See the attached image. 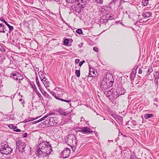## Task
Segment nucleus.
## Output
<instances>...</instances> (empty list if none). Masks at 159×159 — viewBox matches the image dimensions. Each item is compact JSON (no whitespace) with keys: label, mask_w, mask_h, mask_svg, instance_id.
I'll return each mask as SVG.
<instances>
[{"label":"nucleus","mask_w":159,"mask_h":159,"mask_svg":"<svg viewBox=\"0 0 159 159\" xmlns=\"http://www.w3.org/2000/svg\"><path fill=\"white\" fill-rule=\"evenodd\" d=\"M76 33L80 34H82L83 33V31L82 30L80 29H77L76 31Z\"/></svg>","instance_id":"45"},{"label":"nucleus","mask_w":159,"mask_h":159,"mask_svg":"<svg viewBox=\"0 0 159 159\" xmlns=\"http://www.w3.org/2000/svg\"><path fill=\"white\" fill-rule=\"evenodd\" d=\"M152 15V13L151 12H147L145 13L143 12L142 14V16L144 18H148Z\"/></svg>","instance_id":"20"},{"label":"nucleus","mask_w":159,"mask_h":159,"mask_svg":"<svg viewBox=\"0 0 159 159\" xmlns=\"http://www.w3.org/2000/svg\"><path fill=\"white\" fill-rule=\"evenodd\" d=\"M36 84L37 85V86L39 88V89L40 90L41 92H42L43 91V89L42 88L41 86L40 83H39V79L38 78V77H36Z\"/></svg>","instance_id":"22"},{"label":"nucleus","mask_w":159,"mask_h":159,"mask_svg":"<svg viewBox=\"0 0 159 159\" xmlns=\"http://www.w3.org/2000/svg\"><path fill=\"white\" fill-rule=\"evenodd\" d=\"M136 74H135L132 72L131 73L129 76V78L131 81H133L134 80L136 76Z\"/></svg>","instance_id":"29"},{"label":"nucleus","mask_w":159,"mask_h":159,"mask_svg":"<svg viewBox=\"0 0 159 159\" xmlns=\"http://www.w3.org/2000/svg\"><path fill=\"white\" fill-rule=\"evenodd\" d=\"M0 50L3 52H5V51L4 48L1 45H0Z\"/></svg>","instance_id":"54"},{"label":"nucleus","mask_w":159,"mask_h":159,"mask_svg":"<svg viewBox=\"0 0 159 159\" xmlns=\"http://www.w3.org/2000/svg\"><path fill=\"white\" fill-rule=\"evenodd\" d=\"M10 77L19 84L21 83V80L24 78L20 73L16 71H12L10 74Z\"/></svg>","instance_id":"4"},{"label":"nucleus","mask_w":159,"mask_h":159,"mask_svg":"<svg viewBox=\"0 0 159 159\" xmlns=\"http://www.w3.org/2000/svg\"><path fill=\"white\" fill-rule=\"evenodd\" d=\"M139 66L138 65H135L134 66L133 68V71L131 72L135 74H136L137 73V70L138 69Z\"/></svg>","instance_id":"40"},{"label":"nucleus","mask_w":159,"mask_h":159,"mask_svg":"<svg viewBox=\"0 0 159 159\" xmlns=\"http://www.w3.org/2000/svg\"><path fill=\"white\" fill-rule=\"evenodd\" d=\"M23 24L25 28L29 29V24L28 22L24 21L23 22Z\"/></svg>","instance_id":"33"},{"label":"nucleus","mask_w":159,"mask_h":159,"mask_svg":"<svg viewBox=\"0 0 159 159\" xmlns=\"http://www.w3.org/2000/svg\"><path fill=\"white\" fill-rule=\"evenodd\" d=\"M5 59V57L2 54H0V62H3Z\"/></svg>","instance_id":"38"},{"label":"nucleus","mask_w":159,"mask_h":159,"mask_svg":"<svg viewBox=\"0 0 159 159\" xmlns=\"http://www.w3.org/2000/svg\"><path fill=\"white\" fill-rule=\"evenodd\" d=\"M154 82L156 85H157V88L158 86V80L159 79V70L156 72L154 74Z\"/></svg>","instance_id":"15"},{"label":"nucleus","mask_w":159,"mask_h":159,"mask_svg":"<svg viewBox=\"0 0 159 159\" xmlns=\"http://www.w3.org/2000/svg\"><path fill=\"white\" fill-rule=\"evenodd\" d=\"M55 113L53 112H49L47 114V115H45V116L46 118L48 117L49 116H51V115H55Z\"/></svg>","instance_id":"44"},{"label":"nucleus","mask_w":159,"mask_h":159,"mask_svg":"<svg viewBox=\"0 0 159 159\" xmlns=\"http://www.w3.org/2000/svg\"><path fill=\"white\" fill-rule=\"evenodd\" d=\"M125 84L128 86H132L133 87L134 85V84L133 83V82H131V83H129V82H127L126 83H125Z\"/></svg>","instance_id":"49"},{"label":"nucleus","mask_w":159,"mask_h":159,"mask_svg":"<svg viewBox=\"0 0 159 159\" xmlns=\"http://www.w3.org/2000/svg\"><path fill=\"white\" fill-rule=\"evenodd\" d=\"M93 50L94 51L98 52V48L96 47H94L93 48Z\"/></svg>","instance_id":"61"},{"label":"nucleus","mask_w":159,"mask_h":159,"mask_svg":"<svg viewBox=\"0 0 159 159\" xmlns=\"http://www.w3.org/2000/svg\"><path fill=\"white\" fill-rule=\"evenodd\" d=\"M85 62V61L84 60H83L82 61L80 62L79 63V66L81 67L82 65Z\"/></svg>","instance_id":"58"},{"label":"nucleus","mask_w":159,"mask_h":159,"mask_svg":"<svg viewBox=\"0 0 159 159\" xmlns=\"http://www.w3.org/2000/svg\"><path fill=\"white\" fill-rule=\"evenodd\" d=\"M103 78L104 79L107 80V81L108 82L107 83H112V85H113L114 79L112 74L109 72H107L106 74V75L104 76V77H103Z\"/></svg>","instance_id":"9"},{"label":"nucleus","mask_w":159,"mask_h":159,"mask_svg":"<svg viewBox=\"0 0 159 159\" xmlns=\"http://www.w3.org/2000/svg\"><path fill=\"white\" fill-rule=\"evenodd\" d=\"M8 127L11 129H13V131L16 132H20L21 130L19 129H16L17 127L13 124H9L8 126Z\"/></svg>","instance_id":"17"},{"label":"nucleus","mask_w":159,"mask_h":159,"mask_svg":"<svg viewBox=\"0 0 159 159\" xmlns=\"http://www.w3.org/2000/svg\"><path fill=\"white\" fill-rule=\"evenodd\" d=\"M50 93L56 99H58V100H59V98H58V97L57 96L56 93H55L54 92H53L52 91H51L50 92Z\"/></svg>","instance_id":"39"},{"label":"nucleus","mask_w":159,"mask_h":159,"mask_svg":"<svg viewBox=\"0 0 159 159\" xmlns=\"http://www.w3.org/2000/svg\"><path fill=\"white\" fill-rule=\"evenodd\" d=\"M70 152V149L68 148H65L61 154V157L64 159L68 157L69 156Z\"/></svg>","instance_id":"10"},{"label":"nucleus","mask_w":159,"mask_h":159,"mask_svg":"<svg viewBox=\"0 0 159 159\" xmlns=\"http://www.w3.org/2000/svg\"><path fill=\"white\" fill-rule=\"evenodd\" d=\"M37 148H40L43 151H46L47 155H49L51 154L52 150L51 148V145L49 142L46 141H42L40 143L38 146Z\"/></svg>","instance_id":"2"},{"label":"nucleus","mask_w":159,"mask_h":159,"mask_svg":"<svg viewBox=\"0 0 159 159\" xmlns=\"http://www.w3.org/2000/svg\"><path fill=\"white\" fill-rule=\"evenodd\" d=\"M83 129H82V131L84 133L86 134H92L93 132V131L91 129L87 126L83 127Z\"/></svg>","instance_id":"16"},{"label":"nucleus","mask_w":159,"mask_h":159,"mask_svg":"<svg viewBox=\"0 0 159 159\" xmlns=\"http://www.w3.org/2000/svg\"><path fill=\"white\" fill-rule=\"evenodd\" d=\"M131 120V122L132 124V126H135L137 125V122L136 120L132 119V118H130V120L128 121L129 122Z\"/></svg>","instance_id":"35"},{"label":"nucleus","mask_w":159,"mask_h":159,"mask_svg":"<svg viewBox=\"0 0 159 159\" xmlns=\"http://www.w3.org/2000/svg\"><path fill=\"white\" fill-rule=\"evenodd\" d=\"M95 1L97 3L100 4L102 3L103 2V0H95Z\"/></svg>","instance_id":"56"},{"label":"nucleus","mask_w":159,"mask_h":159,"mask_svg":"<svg viewBox=\"0 0 159 159\" xmlns=\"http://www.w3.org/2000/svg\"><path fill=\"white\" fill-rule=\"evenodd\" d=\"M56 95L58 98L61 99V98H60V97H62V92L61 91L59 90L56 93Z\"/></svg>","instance_id":"31"},{"label":"nucleus","mask_w":159,"mask_h":159,"mask_svg":"<svg viewBox=\"0 0 159 159\" xmlns=\"http://www.w3.org/2000/svg\"><path fill=\"white\" fill-rule=\"evenodd\" d=\"M116 90L117 93L118 94L119 96L124 94L126 92L125 90L123 87L122 85L121 84L118 86Z\"/></svg>","instance_id":"11"},{"label":"nucleus","mask_w":159,"mask_h":159,"mask_svg":"<svg viewBox=\"0 0 159 159\" xmlns=\"http://www.w3.org/2000/svg\"><path fill=\"white\" fill-rule=\"evenodd\" d=\"M89 73L88 75L87 76L88 78L89 77H95L96 76V74H95V69L92 66L90 65H89Z\"/></svg>","instance_id":"12"},{"label":"nucleus","mask_w":159,"mask_h":159,"mask_svg":"<svg viewBox=\"0 0 159 159\" xmlns=\"http://www.w3.org/2000/svg\"><path fill=\"white\" fill-rule=\"evenodd\" d=\"M0 20L4 22L6 25L8 24L4 19L3 17L0 18Z\"/></svg>","instance_id":"48"},{"label":"nucleus","mask_w":159,"mask_h":159,"mask_svg":"<svg viewBox=\"0 0 159 159\" xmlns=\"http://www.w3.org/2000/svg\"><path fill=\"white\" fill-rule=\"evenodd\" d=\"M103 91L104 94L105 95L107 98L110 100H111L112 97V89H111L110 90L108 91H106L105 90Z\"/></svg>","instance_id":"14"},{"label":"nucleus","mask_w":159,"mask_h":159,"mask_svg":"<svg viewBox=\"0 0 159 159\" xmlns=\"http://www.w3.org/2000/svg\"><path fill=\"white\" fill-rule=\"evenodd\" d=\"M109 7L110 6L108 5L102 6L101 7V11L102 12H105V13H106L108 10V9L109 8Z\"/></svg>","instance_id":"24"},{"label":"nucleus","mask_w":159,"mask_h":159,"mask_svg":"<svg viewBox=\"0 0 159 159\" xmlns=\"http://www.w3.org/2000/svg\"><path fill=\"white\" fill-rule=\"evenodd\" d=\"M70 146L71 147V148L72 150V151L74 152H75L76 151V148H77L76 146H74V145H72Z\"/></svg>","instance_id":"46"},{"label":"nucleus","mask_w":159,"mask_h":159,"mask_svg":"<svg viewBox=\"0 0 159 159\" xmlns=\"http://www.w3.org/2000/svg\"><path fill=\"white\" fill-rule=\"evenodd\" d=\"M28 134L25 133L23 134L22 135V137L23 138H26L27 137Z\"/></svg>","instance_id":"57"},{"label":"nucleus","mask_w":159,"mask_h":159,"mask_svg":"<svg viewBox=\"0 0 159 159\" xmlns=\"http://www.w3.org/2000/svg\"><path fill=\"white\" fill-rule=\"evenodd\" d=\"M11 44L16 45L17 44L15 42V41L14 39H12V41L11 42Z\"/></svg>","instance_id":"55"},{"label":"nucleus","mask_w":159,"mask_h":159,"mask_svg":"<svg viewBox=\"0 0 159 159\" xmlns=\"http://www.w3.org/2000/svg\"><path fill=\"white\" fill-rule=\"evenodd\" d=\"M13 149L7 144H5L2 146L0 149V152L2 154L8 155L11 154L12 152Z\"/></svg>","instance_id":"5"},{"label":"nucleus","mask_w":159,"mask_h":159,"mask_svg":"<svg viewBox=\"0 0 159 159\" xmlns=\"http://www.w3.org/2000/svg\"><path fill=\"white\" fill-rule=\"evenodd\" d=\"M7 31L5 26L2 24L0 23V33H5Z\"/></svg>","instance_id":"21"},{"label":"nucleus","mask_w":159,"mask_h":159,"mask_svg":"<svg viewBox=\"0 0 159 159\" xmlns=\"http://www.w3.org/2000/svg\"><path fill=\"white\" fill-rule=\"evenodd\" d=\"M31 87L32 89H33L34 91L35 92L37 90V88L34 84L33 85H31Z\"/></svg>","instance_id":"52"},{"label":"nucleus","mask_w":159,"mask_h":159,"mask_svg":"<svg viewBox=\"0 0 159 159\" xmlns=\"http://www.w3.org/2000/svg\"><path fill=\"white\" fill-rule=\"evenodd\" d=\"M108 82L105 80L103 78L101 81L100 88L102 91H105L108 88L111 87L113 85L112 83H107Z\"/></svg>","instance_id":"6"},{"label":"nucleus","mask_w":159,"mask_h":159,"mask_svg":"<svg viewBox=\"0 0 159 159\" xmlns=\"http://www.w3.org/2000/svg\"><path fill=\"white\" fill-rule=\"evenodd\" d=\"M146 22L144 20H143L142 19H140L139 20H137L136 22V24L139 23H144Z\"/></svg>","instance_id":"50"},{"label":"nucleus","mask_w":159,"mask_h":159,"mask_svg":"<svg viewBox=\"0 0 159 159\" xmlns=\"http://www.w3.org/2000/svg\"><path fill=\"white\" fill-rule=\"evenodd\" d=\"M38 74L41 81L43 80L44 79H46V78L45 75H43L41 71L39 72Z\"/></svg>","instance_id":"25"},{"label":"nucleus","mask_w":159,"mask_h":159,"mask_svg":"<svg viewBox=\"0 0 159 159\" xmlns=\"http://www.w3.org/2000/svg\"><path fill=\"white\" fill-rule=\"evenodd\" d=\"M78 129H79L77 130L78 132H83L82 129H83V127H79Z\"/></svg>","instance_id":"59"},{"label":"nucleus","mask_w":159,"mask_h":159,"mask_svg":"<svg viewBox=\"0 0 159 159\" xmlns=\"http://www.w3.org/2000/svg\"><path fill=\"white\" fill-rule=\"evenodd\" d=\"M46 118L45 116H44L43 117L41 118V119H39L38 120L34 121V124H36V123H39V122H41L42 121L44 120Z\"/></svg>","instance_id":"37"},{"label":"nucleus","mask_w":159,"mask_h":159,"mask_svg":"<svg viewBox=\"0 0 159 159\" xmlns=\"http://www.w3.org/2000/svg\"><path fill=\"white\" fill-rule=\"evenodd\" d=\"M69 41L68 39H66L64 40V44L65 46H67L69 43Z\"/></svg>","instance_id":"42"},{"label":"nucleus","mask_w":159,"mask_h":159,"mask_svg":"<svg viewBox=\"0 0 159 159\" xmlns=\"http://www.w3.org/2000/svg\"><path fill=\"white\" fill-rule=\"evenodd\" d=\"M9 28V30L8 31V33L9 34H11V31L13 30H14V27L13 26L10 25L9 24H7L6 25Z\"/></svg>","instance_id":"30"},{"label":"nucleus","mask_w":159,"mask_h":159,"mask_svg":"<svg viewBox=\"0 0 159 159\" xmlns=\"http://www.w3.org/2000/svg\"><path fill=\"white\" fill-rule=\"evenodd\" d=\"M143 72L142 70L140 68H139L138 71V73L139 74H141Z\"/></svg>","instance_id":"64"},{"label":"nucleus","mask_w":159,"mask_h":159,"mask_svg":"<svg viewBox=\"0 0 159 159\" xmlns=\"http://www.w3.org/2000/svg\"><path fill=\"white\" fill-rule=\"evenodd\" d=\"M77 140L76 139V137L75 136V138L74 139H73V141H72V144L71 145H74V146H77Z\"/></svg>","instance_id":"34"},{"label":"nucleus","mask_w":159,"mask_h":159,"mask_svg":"<svg viewBox=\"0 0 159 159\" xmlns=\"http://www.w3.org/2000/svg\"><path fill=\"white\" fill-rule=\"evenodd\" d=\"M40 100H41V102L43 103V102H44V101L43 99V98L42 96L40 94L38 96Z\"/></svg>","instance_id":"53"},{"label":"nucleus","mask_w":159,"mask_h":159,"mask_svg":"<svg viewBox=\"0 0 159 159\" xmlns=\"http://www.w3.org/2000/svg\"><path fill=\"white\" fill-rule=\"evenodd\" d=\"M43 95L46 98H47L48 100L50 99L51 98L50 96L47 92L44 91V90L42 92H41Z\"/></svg>","instance_id":"27"},{"label":"nucleus","mask_w":159,"mask_h":159,"mask_svg":"<svg viewBox=\"0 0 159 159\" xmlns=\"http://www.w3.org/2000/svg\"><path fill=\"white\" fill-rule=\"evenodd\" d=\"M153 71L152 66H149L147 71H146V76H148Z\"/></svg>","instance_id":"23"},{"label":"nucleus","mask_w":159,"mask_h":159,"mask_svg":"<svg viewBox=\"0 0 159 159\" xmlns=\"http://www.w3.org/2000/svg\"><path fill=\"white\" fill-rule=\"evenodd\" d=\"M80 60L79 59H76L75 60V64H77L80 62Z\"/></svg>","instance_id":"62"},{"label":"nucleus","mask_w":159,"mask_h":159,"mask_svg":"<svg viewBox=\"0 0 159 159\" xmlns=\"http://www.w3.org/2000/svg\"><path fill=\"white\" fill-rule=\"evenodd\" d=\"M66 1L68 3L77 2V5L75 7H74L72 8L78 13L80 12L84 9L87 3V0H66Z\"/></svg>","instance_id":"1"},{"label":"nucleus","mask_w":159,"mask_h":159,"mask_svg":"<svg viewBox=\"0 0 159 159\" xmlns=\"http://www.w3.org/2000/svg\"><path fill=\"white\" fill-rule=\"evenodd\" d=\"M9 119L14 120V117L13 115H10L9 116Z\"/></svg>","instance_id":"63"},{"label":"nucleus","mask_w":159,"mask_h":159,"mask_svg":"<svg viewBox=\"0 0 159 159\" xmlns=\"http://www.w3.org/2000/svg\"><path fill=\"white\" fill-rule=\"evenodd\" d=\"M149 0H142V5L143 6H147L148 4Z\"/></svg>","instance_id":"32"},{"label":"nucleus","mask_w":159,"mask_h":159,"mask_svg":"<svg viewBox=\"0 0 159 159\" xmlns=\"http://www.w3.org/2000/svg\"><path fill=\"white\" fill-rule=\"evenodd\" d=\"M115 119L117 120H118V121L122 123L123 121V118L121 116L117 115L116 116V118Z\"/></svg>","instance_id":"28"},{"label":"nucleus","mask_w":159,"mask_h":159,"mask_svg":"<svg viewBox=\"0 0 159 159\" xmlns=\"http://www.w3.org/2000/svg\"><path fill=\"white\" fill-rule=\"evenodd\" d=\"M16 149L19 150V152L21 153H25V148L26 146L25 143L20 140L19 139H16Z\"/></svg>","instance_id":"3"},{"label":"nucleus","mask_w":159,"mask_h":159,"mask_svg":"<svg viewBox=\"0 0 159 159\" xmlns=\"http://www.w3.org/2000/svg\"><path fill=\"white\" fill-rule=\"evenodd\" d=\"M37 118H34V117H29L27 119V120L28 122H30L31 121L34 120H35V119H37Z\"/></svg>","instance_id":"47"},{"label":"nucleus","mask_w":159,"mask_h":159,"mask_svg":"<svg viewBox=\"0 0 159 159\" xmlns=\"http://www.w3.org/2000/svg\"><path fill=\"white\" fill-rule=\"evenodd\" d=\"M153 116L154 115L152 114H146L144 115V117L146 119H148Z\"/></svg>","instance_id":"26"},{"label":"nucleus","mask_w":159,"mask_h":159,"mask_svg":"<svg viewBox=\"0 0 159 159\" xmlns=\"http://www.w3.org/2000/svg\"><path fill=\"white\" fill-rule=\"evenodd\" d=\"M136 156L135 155V153H134L131 155L130 159H132L134 158H136Z\"/></svg>","instance_id":"51"},{"label":"nucleus","mask_w":159,"mask_h":159,"mask_svg":"<svg viewBox=\"0 0 159 159\" xmlns=\"http://www.w3.org/2000/svg\"><path fill=\"white\" fill-rule=\"evenodd\" d=\"M58 100L61 101H62L65 102H68V103H70L71 102V99H69V100H67L66 99H63L62 98H61V99H59Z\"/></svg>","instance_id":"43"},{"label":"nucleus","mask_w":159,"mask_h":159,"mask_svg":"<svg viewBox=\"0 0 159 159\" xmlns=\"http://www.w3.org/2000/svg\"><path fill=\"white\" fill-rule=\"evenodd\" d=\"M112 96L111 100H113L114 99H116L119 96L118 94L117 93L116 90V91H114L113 89Z\"/></svg>","instance_id":"18"},{"label":"nucleus","mask_w":159,"mask_h":159,"mask_svg":"<svg viewBox=\"0 0 159 159\" xmlns=\"http://www.w3.org/2000/svg\"><path fill=\"white\" fill-rule=\"evenodd\" d=\"M108 21V19H103L101 18L100 20V22L102 23L106 24Z\"/></svg>","instance_id":"36"},{"label":"nucleus","mask_w":159,"mask_h":159,"mask_svg":"<svg viewBox=\"0 0 159 159\" xmlns=\"http://www.w3.org/2000/svg\"><path fill=\"white\" fill-rule=\"evenodd\" d=\"M75 74L77 77H80V70H76L75 71Z\"/></svg>","instance_id":"41"},{"label":"nucleus","mask_w":159,"mask_h":159,"mask_svg":"<svg viewBox=\"0 0 159 159\" xmlns=\"http://www.w3.org/2000/svg\"><path fill=\"white\" fill-rule=\"evenodd\" d=\"M75 136L72 134H69L68 135L67 139L66 140V142L70 146L72 144V141H73V139L75 138Z\"/></svg>","instance_id":"13"},{"label":"nucleus","mask_w":159,"mask_h":159,"mask_svg":"<svg viewBox=\"0 0 159 159\" xmlns=\"http://www.w3.org/2000/svg\"><path fill=\"white\" fill-rule=\"evenodd\" d=\"M69 114V112H66L64 111L62 114L64 116H67Z\"/></svg>","instance_id":"60"},{"label":"nucleus","mask_w":159,"mask_h":159,"mask_svg":"<svg viewBox=\"0 0 159 159\" xmlns=\"http://www.w3.org/2000/svg\"><path fill=\"white\" fill-rule=\"evenodd\" d=\"M46 151H43L39 148L36 151V154L37 157H48L49 155H47Z\"/></svg>","instance_id":"8"},{"label":"nucleus","mask_w":159,"mask_h":159,"mask_svg":"<svg viewBox=\"0 0 159 159\" xmlns=\"http://www.w3.org/2000/svg\"><path fill=\"white\" fill-rule=\"evenodd\" d=\"M41 81L42 82L43 84L46 88L49 87L50 86L49 82L46 78V79H44Z\"/></svg>","instance_id":"19"},{"label":"nucleus","mask_w":159,"mask_h":159,"mask_svg":"<svg viewBox=\"0 0 159 159\" xmlns=\"http://www.w3.org/2000/svg\"><path fill=\"white\" fill-rule=\"evenodd\" d=\"M48 124L51 126L57 125L59 123L57 118L56 117H50L48 118L46 120Z\"/></svg>","instance_id":"7"}]
</instances>
